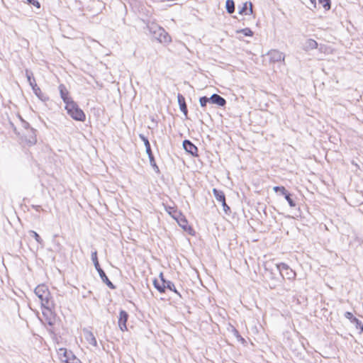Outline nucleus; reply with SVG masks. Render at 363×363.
Returning <instances> with one entry per match:
<instances>
[{
	"label": "nucleus",
	"instance_id": "obj_9",
	"mask_svg": "<svg viewBox=\"0 0 363 363\" xmlns=\"http://www.w3.org/2000/svg\"><path fill=\"white\" fill-rule=\"evenodd\" d=\"M128 318L129 315L128 312L125 311V310L121 309L119 312L118 324L121 331H125L128 330L126 323L128 320Z\"/></svg>",
	"mask_w": 363,
	"mask_h": 363
},
{
	"label": "nucleus",
	"instance_id": "obj_19",
	"mask_svg": "<svg viewBox=\"0 0 363 363\" xmlns=\"http://www.w3.org/2000/svg\"><path fill=\"white\" fill-rule=\"evenodd\" d=\"M226 100L218 94H213V103L219 107H224L226 105Z\"/></svg>",
	"mask_w": 363,
	"mask_h": 363
},
{
	"label": "nucleus",
	"instance_id": "obj_42",
	"mask_svg": "<svg viewBox=\"0 0 363 363\" xmlns=\"http://www.w3.org/2000/svg\"><path fill=\"white\" fill-rule=\"evenodd\" d=\"M74 362H72L71 363H82L81 360L79 358H74Z\"/></svg>",
	"mask_w": 363,
	"mask_h": 363
},
{
	"label": "nucleus",
	"instance_id": "obj_32",
	"mask_svg": "<svg viewBox=\"0 0 363 363\" xmlns=\"http://www.w3.org/2000/svg\"><path fill=\"white\" fill-rule=\"evenodd\" d=\"M233 331L234 335L236 337L237 340L239 342H241L242 343H244L245 342V340L240 335V334L239 333L238 330H236L235 328H233Z\"/></svg>",
	"mask_w": 363,
	"mask_h": 363
},
{
	"label": "nucleus",
	"instance_id": "obj_27",
	"mask_svg": "<svg viewBox=\"0 0 363 363\" xmlns=\"http://www.w3.org/2000/svg\"><path fill=\"white\" fill-rule=\"evenodd\" d=\"M318 4H320L326 11H328L331 8L330 0H318Z\"/></svg>",
	"mask_w": 363,
	"mask_h": 363
},
{
	"label": "nucleus",
	"instance_id": "obj_35",
	"mask_svg": "<svg viewBox=\"0 0 363 363\" xmlns=\"http://www.w3.org/2000/svg\"><path fill=\"white\" fill-rule=\"evenodd\" d=\"M207 100V96H206L199 98V104L202 108L206 107V105L208 104Z\"/></svg>",
	"mask_w": 363,
	"mask_h": 363
},
{
	"label": "nucleus",
	"instance_id": "obj_12",
	"mask_svg": "<svg viewBox=\"0 0 363 363\" xmlns=\"http://www.w3.org/2000/svg\"><path fill=\"white\" fill-rule=\"evenodd\" d=\"M58 89L60 97L65 105L69 104V101H74L72 97L69 96V92L65 84H60Z\"/></svg>",
	"mask_w": 363,
	"mask_h": 363
},
{
	"label": "nucleus",
	"instance_id": "obj_26",
	"mask_svg": "<svg viewBox=\"0 0 363 363\" xmlns=\"http://www.w3.org/2000/svg\"><path fill=\"white\" fill-rule=\"evenodd\" d=\"M149 161H150V164L151 165V167H152V169H154V171L157 173V174H160V168L159 167L157 166L156 162H155V157H150L149 158Z\"/></svg>",
	"mask_w": 363,
	"mask_h": 363
},
{
	"label": "nucleus",
	"instance_id": "obj_24",
	"mask_svg": "<svg viewBox=\"0 0 363 363\" xmlns=\"http://www.w3.org/2000/svg\"><path fill=\"white\" fill-rule=\"evenodd\" d=\"M225 9L226 11L230 14H232L235 12V2L233 0H226Z\"/></svg>",
	"mask_w": 363,
	"mask_h": 363
},
{
	"label": "nucleus",
	"instance_id": "obj_14",
	"mask_svg": "<svg viewBox=\"0 0 363 363\" xmlns=\"http://www.w3.org/2000/svg\"><path fill=\"white\" fill-rule=\"evenodd\" d=\"M40 302L42 308L50 312L55 308V303L50 295L46 296L44 298L40 297Z\"/></svg>",
	"mask_w": 363,
	"mask_h": 363
},
{
	"label": "nucleus",
	"instance_id": "obj_25",
	"mask_svg": "<svg viewBox=\"0 0 363 363\" xmlns=\"http://www.w3.org/2000/svg\"><path fill=\"white\" fill-rule=\"evenodd\" d=\"M306 48L308 50H313L317 48L318 43L313 39H308L305 44Z\"/></svg>",
	"mask_w": 363,
	"mask_h": 363
},
{
	"label": "nucleus",
	"instance_id": "obj_34",
	"mask_svg": "<svg viewBox=\"0 0 363 363\" xmlns=\"http://www.w3.org/2000/svg\"><path fill=\"white\" fill-rule=\"evenodd\" d=\"M20 120L21 121L22 126L26 130H28L30 129H33V128L30 127L29 123H28L26 121H25L21 116H19Z\"/></svg>",
	"mask_w": 363,
	"mask_h": 363
},
{
	"label": "nucleus",
	"instance_id": "obj_43",
	"mask_svg": "<svg viewBox=\"0 0 363 363\" xmlns=\"http://www.w3.org/2000/svg\"><path fill=\"white\" fill-rule=\"evenodd\" d=\"M48 323V325H52L53 324V323H52V321H50V320H49Z\"/></svg>",
	"mask_w": 363,
	"mask_h": 363
},
{
	"label": "nucleus",
	"instance_id": "obj_16",
	"mask_svg": "<svg viewBox=\"0 0 363 363\" xmlns=\"http://www.w3.org/2000/svg\"><path fill=\"white\" fill-rule=\"evenodd\" d=\"M238 13L241 15H251L253 13L252 4L250 1L243 3L241 7H238Z\"/></svg>",
	"mask_w": 363,
	"mask_h": 363
},
{
	"label": "nucleus",
	"instance_id": "obj_10",
	"mask_svg": "<svg viewBox=\"0 0 363 363\" xmlns=\"http://www.w3.org/2000/svg\"><path fill=\"white\" fill-rule=\"evenodd\" d=\"M269 58V62L272 63L281 62L284 60L285 55L283 52L278 50H271L267 52Z\"/></svg>",
	"mask_w": 363,
	"mask_h": 363
},
{
	"label": "nucleus",
	"instance_id": "obj_28",
	"mask_svg": "<svg viewBox=\"0 0 363 363\" xmlns=\"http://www.w3.org/2000/svg\"><path fill=\"white\" fill-rule=\"evenodd\" d=\"M29 235L33 237L38 243L39 244H43V239L41 238V237L39 235L38 233H37L34 230H30L29 231Z\"/></svg>",
	"mask_w": 363,
	"mask_h": 363
},
{
	"label": "nucleus",
	"instance_id": "obj_33",
	"mask_svg": "<svg viewBox=\"0 0 363 363\" xmlns=\"http://www.w3.org/2000/svg\"><path fill=\"white\" fill-rule=\"evenodd\" d=\"M26 2L28 4L34 6L37 9L40 8V3L38 1V0H26Z\"/></svg>",
	"mask_w": 363,
	"mask_h": 363
},
{
	"label": "nucleus",
	"instance_id": "obj_20",
	"mask_svg": "<svg viewBox=\"0 0 363 363\" xmlns=\"http://www.w3.org/2000/svg\"><path fill=\"white\" fill-rule=\"evenodd\" d=\"M33 93L35 96L42 101L45 102L49 100V97L44 94L38 86H36L33 89H32Z\"/></svg>",
	"mask_w": 363,
	"mask_h": 363
},
{
	"label": "nucleus",
	"instance_id": "obj_3",
	"mask_svg": "<svg viewBox=\"0 0 363 363\" xmlns=\"http://www.w3.org/2000/svg\"><path fill=\"white\" fill-rule=\"evenodd\" d=\"M65 108L67 114L74 121L80 122L85 121L86 115L84 112L74 101H69V104L65 105Z\"/></svg>",
	"mask_w": 363,
	"mask_h": 363
},
{
	"label": "nucleus",
	"instance_id": "obj_18",
	"mask_svg": "<svg viewBox=\"0 0 363 363\" xmlns=\"http://www.w3.org/2000/svg\"><path fill=\"white\" fill-rule=\"evenodd\" d=\"M28 133L25 135L27 143L30 145H33L37 143L36 130L33 128L27 130Z\"/></svg>",
	"mask_w": 363,
	"mask_h": 363
},
{
	"label": "nucleus",
	"instance_id": "obj_1",
	"mask_svg": "<svg viewBox=\"0 0 363 363\" xmlns=\"http://www.w3.org/2000/svg\"><path fill=\"white\" fill-rule=\"evenodd\" d=\"M159 277L160 282L157 279H154L153 286L160 294H164L168 289L182 298V295L176 289L174 284L172 281L166 279L162 272L160 273Z\"/></svg>",
	"mask_w": 363,
	"mask_h": 363
},
{
	"label": "nucleus",
	"instance_id": "obj_7",
	"mask_svg": "<svg viewBox=\"0 0 363 363\" xmlns=\"http://www.w3.org/2000/svg\"><path fill=\"white\" fill-rule=\"evenodd\" d=\"M57 354L60 361L63 363H71L74 358H77L71 350L61 347L57 350Z\"/></svg>",
	"mask_w": 363,
	"mask_h": 363
},
{
	"label": "nucleus",
	"instance_id": "obj_29",
	"mask_svg": "<svg viewBox=\"0 0 363 363\" xmlns=\"http://www.w3.org/2000/svg\"><path fill=\"white\" fill-rule=\"evenodd\" d=\"M238 33H242L245 36H252L253 31L250 28H245L237 31Z\"/></svg>",
	"mask_w": 363,
	"mask_h": 363
},
{
	"label": "nucleus",
	"instance_id": "obj_23",
	"mask_svg": "<svg viewBox=\"0 0 363 363\" xmlns=\"http://www.w3.org/2000/svg\"><path fill=\"white\" fill-rule=\"evenodd\" d=\"M85 337H86V340L89 342L90 345L95 346V347L97 345L96 339L91 332L86 331L85 333Z\"/></svg>",
	"mask_w": 363,
	"mask_h": 363
},
{
	"label": "nucleus",
	"instance_id": "obj_41",
	"mask_svg": "<svg viewBox=\"0 0 363 363\" xmlns=\"http://www.w3.org/2000/svg\"><path fill=\"white\" fill-rule=\"evenodd\" d=\"M207 99H208L207 100L208 103L212 104L213 103V94L210 97L207 96Z\"/></svg>",
	"mask_w": 363,
	"mask_h": 363
},
{
	"label": "nucleus",
	"instance_id": "obj_6",
	"mask_svg": "<svg viewBox=\"0 0 363 363\" xmlns=\"http://www.w3.org/2000/svg\"><path fill=\"white\" fill-rule=\"evenodd\" d=\"M276 266L282 279L290 281L295 279L296 274L287 264L280 262L277 264Z\"/></svg>",
	"mask_w": 363,
	"mask_h": 363
},
{
	"label": "nucleus",
	"instance_id": "obj_22",
	"mask_svg": "<svg viewBox=\"0 0 363 363\" xmlns=\"http://www.w3.org/2000/svg\"><path fill=\"white\" fill-rule=\"evenodd\" d=\"M26 77L27 78L28 82L29 83V85L32 89L38 86L35 82V79L33 77V73L30 70L26 69Z\"/></svg>",
	"mask_w": 363,
	"mask_h": 363
},
{
	"label": "nucleus",
	"instance_id": "obj_11",
	"mask_svg": "<svg viewBox=\"0 0 363 363\" xmlns=\"http://www.w3.org/2000/svg\"><path fill=\"white\" fill-rule=\"evenodd\" d=\"M184 150L194 157L198 156V147L189 140H184L182 143Z\"/></svg>",
	"mask_w": 363,
	"mask_h": 363
},
{
	"label": "nucleus",
	"instance_id": "obj_40",
	"mask_svg": "<svg viewBox=\"0 0 363 363\" xmlns=\"http://www.w3.org/2000/svg\"><path fill=\"white\" fill-rule=\"evenodd\" d=\"M33 208L36 211H40L41 210H43L41 206H39V205H36V206H33Z\"/></svg>",
	"mask_w": 363,
	"mask_h": 363
},
{
	"label": "nucleus",
	"instance_id": "obj_8",
	"mask_svg": "<svg viewBox=\"0 0 363 363\" xmlns=\"http://www.w3.org/2000/svg\"><path fill=\"white\" fill-rule=\"evenodd\" d=\"M178 225L190 235H195L196 231L192 226L189 225L188 220L185 216L183 215L179 220H177Z\"/></svg>",
	"mask_w": 363,
	"mask_h": 363
},
{
	"label": "nucleus",
	"instance_id": "obj_17",
	"mask_svg": "<svg viewBox=\"0 0 363 363\" xmlns=\"http://www.w3.org/2000/svg\"><path fill=\"white\" fill-rule=\"evenodd\" d=\"M177 101L179 107V110L183 113L186 118L188 115V108L186 104L185 97L182 94H177Z\"/></svg>",
	"mask_w": 363,
	"mask_h": 363
},
{
	"label": "nucleus",
	"instance_id": "obj_31",
	"mask_svg": "<svg viewBox=\"0 0 363 363\" xmlns=\"http://www.w3.org/2000/svg\"><path fill=\"white\" fill-rule=\"evenodd\" d=\"M344 316L345 318L348 319L352 323L357 318L353 315L352 312L346 311L344 313Z\"/></svg>",
	"mask_w": 363,
	"mask_h": 363
},
{
	"label": "nucleus",
	"instance_id": "obj_13",
	"mask_svg": "<svg viewBox=\"0 0 363 363\" xmlns=\"http://www.w3.org/2000/svg\"><path fill=\"white\" fill-rule=\"evenodd\" d=\"M164 209L167 211V213L176 221L184 215L175 206H165Z\"/></svg>",
	"mask_w": 363,
	"mask_h": 363
},
{
	"label": "nucleus",
	"instance_id": "obj_2",
	"mask_svg": "<svg viewBox=\"0 0 363 363\" xmlns=\"http://www.w3.org/2000/svg\"><path fill=\"white\" fill-rule=\"evenodd\" d=\"M150 33L152 34V38L158 40L160 43H169L171 37L168 33L161 26L156 23H152L147 26Z\"/></svg>",
	"mask_w": 363,
	"mask_h": 363
},
{
	"label": "nucleus",
	"instance_id": "obj_30",
	"mask_svg": "<svg viewBox=\"0 0 363 363\" xmlns=\"http://www.w3.org/2000/svg\"><path fill=\"white\" fill-rule=\"evenodd\" d=\"M352 323L357 330H359V333H363V323L360 320L357 318Z\"/></svg>",
	"mask_w": 363,
	"mask_h": 363
},
{
	"label": "nucleus",
	"instance_id": "obj_21",
	"mask_svg": "<svg viewBox=\"0 0 363 363\" xmlns=\"http://www.w3.org/2000/svg\"><path fill=\"white\" fill-rule=\"evenodd\" d=\"M212 191L215 199L218 202L220 203L223 201H225V195L222 190L213 188Z\"/></svg>",
	"mask_w": 363,
	"mask_h": 363
},
{
	"label": "nucleus",
	"instance_id": "obj_37",
	"mask_svg": "<svg viewBox=\"0 0 363 363\" xmlns=\"http://www.w3.org/2000/svg\"><path fill=\"white\" fill-rule=\"evenodd\" d=\"M139 138L143 142L145 147L147 146L148 144H150L148 138L143 134H139Z\"/></svg>",
	"mask_w": 363,
	"mask_h": 363
},
{
	"label": "nucleus",
	"instance_id": "obj_39",
	"mask_svg": "<svg viewBox=\"0 0 363 363\" xmlns=\"http://www.w3.org/2000/svg\"><path fill=\"white\" fill-rule=\"evenodd\" d=\"M311 3V6H308L311 10H313L314 9H316L317 3L316 0H309Z\"/></svg>",
	"mask_w": 363,
	"mask_h": 363
},
{
	"label": "nucleus",
	"instance_id": "obj_36",
	"mask_svg": "<svg viewBox=\"0 0 363 363\" xmlns=\"http://www.w3.org/2000/svg\"><path fill=\"white\" fill-rule=\"evenodd\" d=\"M223 208L224 212L229 215L231 213L230 208L227 205L225 201L220 202Z\"/></svg>",
	"mask_w": 363,
	"mask_h": 363
},
{
	"label": "nucleus",
	"instance_id": "obj_38",
	"mask_svg": "<svg viewBox=\"0 0 363 363\" xmlns=\"http://www.w3.org/2000/svg\"><path fill=\"white\" fill-rule=\"evenodd\" d=\"M145 152L148 156V158L154 156L152 149H151L150 144H148L147 146H145Z\"/></svg>",
	"mask_w": 363,
	"mask_h": 363
},
{
	"label": "nucleus",
	"instance_id": "obj_5",
	"mask_svg": "<svg viewBox=\"0 0 363 363\" xmlns=\"http://www.w3.org/2000/svg\"><path fill=\"white\" fill-rule=\"evenodd\" d=\"M273 190L277 195L284 196L290 207L294 208L296 206V196L290 193L284 186H275L273 187Z\"/></svg>",
	"mask_w": 363,
	"mask_h": 363
},
{
	"label": "nucleus",
	"instance_id": "obj_4",
	"mask_svg": "<svg viewBox=\"0 0 363 363\" xmlns=\"http://www.w3.org/2000/svg\"><path fill=\"white\" fill-rule=\"evenodd\" d=\"M91 258L94 265V267L99 275L102 280V281L111 289H115L116 286L109 280L108 277L106 276L105 272L101 267L100 264L99 262L98 257H97V251L94 250L91 252Z\"/></svg>",
	"mask_w": 363,
	"mask_h": 363
},
{
	"label": "nucleus",
	"instance_id": "obj_15",
	"mask_svg": "<svg viewBox=\"0 0 363 363\" xmlns=\"http://www.w3.org/2000/svg\"><path fill=\"white\" fill-rule=\"evenodd\" d=\"M34 292L40 300V297L44 298L46 296H50L48 288L45 284H40L37 286L34 290Z\"/></svg>",
	"mask_w": 363,
	"mask_h": 363
}]
</instances>
